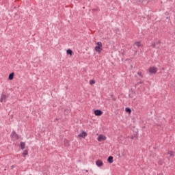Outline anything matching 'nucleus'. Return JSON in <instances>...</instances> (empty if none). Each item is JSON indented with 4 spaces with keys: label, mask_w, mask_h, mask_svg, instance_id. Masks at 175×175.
<instances>
[{
    "label": "nucleus",
    "mask_w": 175,
    "mask_h": 175,
    "mask_svg": "<svg viewBox=\"0 0 175 175\" xmlns=\"http://www.w3.org/2000/svg\"><path fill=\"white\" fill-rule=\"evenodd\" d=\"M125 111H126V113H132V110H131L129 107L125 109Z\"/></svg>",
    "instance_id": "16"
},
{
    "label": "nucleus",
    "mask_w": 175,
    "mask_h": 175,
    "mask_svg": "<svg viewBox=\"0 0 175 175\" xmlns=\"http://www.w3.org/2000/svg\"><path fill=\"white\" fill-rule=\"evenodd\" d=\"M72 53L73 52L72 51V50H70V49L67 50V54H68L70 55H72Z\"/></svg>",
    "instance_id": "15"
},
{
    "label": "nucleus",
    "mask_w": 175,
    "mask_h": 175,
    "mask_svg": "<svg viewBox=\"0 0 175 175\" xmlns=\"http://www.w3.org/2000/svg\"><path fill=\"white\" fill-rule=\"evenodd\" d=\"M168 154L170 155V157H174V152L172 150L168 151Z\"/></svg>",
    "instance_id": "14"
},
{
    "label": "nucleus",
    "mask_w": 175,
    "mask_h": 175,
    "mask_svg": "<svg viewBox=\"0 0 175 175\" xmlns=\"http://www.w3.org/2000/svg\"><path fill=\"white\" fill-rule=\"evenodd\" d=\"M90 84H91V85L95 84V80H90Z\"/></svg>",
    "instance_id": "19"
},
{
    "label": "nucleus",
    "mask_w": 175,
    "mask_h": 175,
    "mask_svg": "<svg viewBox=\"0 0 175 175\" xmlns=\"http://www.w3.org/2000/svg\"><path fill=\"white\" fill-rule=\"evenodd\" d=\"M11 137L12 139H16V140H18L20 139V137L17 133H16V131H12L11 133Z\"/></svg>",
    "instance_id": "3"
},
{
    "label": "nucleus",
    "mask_w": 175,
    "mask_h": 175,
    "mask_svg": "<svg viewBox=\"0 0 175 175\" xmlns=\"http://www.w3.org/2000/svg\"><path fill=\"white\" fill-rule=\"evenodd\" d=\"M155 43L152 44V47H153V49H155Z\"/></svg>",
    "instance_id": "20"
},
{
    "label": "nucleus",
    "mask_w": 175,
    "mask_h": 175,
    "mask_svg": "<svg viewBox=\"0 0 175 175\" xmlns=\"http://www.w3.org/2000/svg\"><path fill=\"white\" fill-rule=\"evenodd\" d=\"M8 79L9 80H13V79H14V72H12L11 74H10Z\"/></svg>",
    "instance_id": "9"
},
{
    "label": "nucleus",
    "mask_w": 175,
    "mask_h": 175,
    "mask_svg": "<svg viewBox=\"0 0 175 175\" xmlns=\"http://www.w3.org/2000/svg\"><path fill=\"white\" fill-rule=\"evenodd\" d=\"M96 165L98 167H100L101 166H103V162L101 160H97L96 161Z\"/></svg>",
    "instance_id": "5"
},
{
    "label": "nucleus",
    "mask_w": 175,
    "mask_h": 175,
    "mask_svg": "<svg viewBox=\"0 0 175 175\" xmlns=\"http://www.w3.org/2000/svg\"><path fill=\"white\" fill-rule=\"evenodd\" d=\"M134 46H137V47H142V43H140V42H136L134 43Z\"/></svg>",
    "instance_id": "10"
},
{
    "label": "nucleus",
    "mask_w": 175,
    "mask_h": 175,
    "mask_svg": "<svg viewBox=\"0 0 175 175\" xmlns=\"http://www.w3.org/2000/svg\"><path fill=\"white\" fill-rule=\"evenodd\" d=\"M158 175H163V173H160Z\"/></svg>",
    "instance_id": "22"
},
{
    "label": "nucleus",
    "mask_w": 175,
    "mask_h": 175,
    "mask_svg": "<svg viewBox=\"0 0 175 175\" xmlns=\"http://www.w3.org/2000/svg\"><path fill=\"white\" fill-rule=\"evenodd\" d=\"M148 70H149V73L155 75V73L158 72V68L157 67H150L149 68Z\"/></svg>",
    "instance_id": "2"
},
{
    "label": "nucleus",
    "mask_w": 175,
    "mask_h": 175,
    "mask_svg": "<svg viewBox=\"0 0 175 175\" xmlns=\"http://www.w3.org/2000/svg\"><path fill=\"white\" fill-rule=\"evenodd\" d=\"M8 96H6V94H1V100H0V102H5V100H6Z\"/></svg>",
    "instance_id": "8"
},
{
    "label": "nucleus",
    "mask_w": 175,
    "mask_h": 175,
    "mask_svg": "<svg viewBox=\"0 0 175 175\" xmlns=\"http://www.w3.org/2000/svg\"><path fill=\"white\" fill-rule=\"evenodd\" d=\"M87 133L85 132V131H83L82 133H79V135H78V137H83V138H84V137H85L86 136H87Z\"/></svg>",
    "instance_id": "7"
},
{
    "label": "nucleus",
    "mask_w": 175,
    "mask_h": 175,
    "mask_svg": "<svg viewBox=\"0 0 175 175\" xmlns=\"http://www.w3.org/2000/svg\"><path fill=\"white\" fill-rule=\"evenodd\" d=\"M139 84H142V82H139Z\"/></svg>",
    "instance_id": "23"
},
{
    "label": "nucleus",
    "mask_w": 175,
    "mask_h": 175,
    "mask_svg": "<svg viewBox=\"0 0 175 175\" xmlns=\"http://www.w3.org/2000/svg\"><path fill=\"white\" fill-rule=\"evenodd\" d=\"M64 144H65L66 146H69V141L65 139V140H64Z\"/></svg>",
    "instance_id": "18"
},
{
    "label": "nucleus",
    "mask_w": 175,
    "mask_h": 175,
    "mask_svg": "<svg viewBox=\"0 0 175 175\" xmlns=\"http://www.w3.org/2000/svg\"><path fill=\"white\" fill-rule=\"evenodd\" d=\"M95 116H102L103 112L101 110L97 109L94 111Z\"/></svg>",
    "instance_id": "6"
},
{
    "label": "nucleus",
    "mask_w": 175,
    "mask_h": 175,
    "mask_svg": "<svg viewBox=\"0 0 175 175\" xmlns=\"http://www.w3.org/2000/svg\"><path fill=\"white\" fill-rule=\"evenodd\" d=\"M107 161L109 163H113V157L112 156L109 157Z\"/></svg>",
    "instance_id": "11"
},
{
    "label": "nucleus",
    "mask_w": 175,
    "mask_h": 175,
    "mask_svg": "<svg viewBox=\"0 0 175 175\" xmlns=\"http://www.w3.org/2000/svg\"><path fill=\"white\" fill-rule=\"evenodd\" d=\"M102 47H103L102 42H97V46H95L94 50L97 53H98V54H100V53H102V50H103Z\"/></svg>",
    "instance_id": "1"
},
{
    "label": "nucleus",
    "mask_w": 175,
    "mask_h": 175,
    "mask_svg": "<svg viewBox=\"0 0 175 175\" xmlns=\"http://www.w3.org/2000/svg\"><path fill=\"white\" fill-rule=\"evenodd\" d=\"M27 155H28V150H25L23 151V158H25V157H27Z\"/></svg>",
    "instance_id": "12"
},
{
    "label": "nucleus",
    "mask_w": 175,
    "mask_h": 175,
    "mask_svg": "<svg viewBox=\"0 0 175 175\" xmlns=\"http://www.w3.org/2000/svg\"><path fill=\"white\" fill-rule=\"evenodd\" d=\"M21 150H24V148H25V143L21 142Z\"/></svg>",
    "instance_id": "13"
},
{
    "label": "nucleus",
    "mask_w": 175,
    "mask_h": 175,
    "mask_svg": "<svg viewBox=\"0 0 175 175\" xmlns=\"http://www.w3.org/2000/svg\"><path fill=\"white\" fill-rule=\"evenodd\" d=\"M138 76H139V77H141L142 79H143V74H142V72H137Z\"/></svg>",
    "instance_id": "17"
},
{
    "label": "nucleus",
    "mask_w": 175,
    "mask_h": 175,
    "mask_svg": "<svg viewBox=\"0 0 175 175\" xmlns=\"http://www.w3.org/2000/svg\"><path fill=\"white\" fill-rule=\"evenodd\" d=\"M106 136L103 135H100L97 138L98 142H102V140L105 141L106 140Z\"/></svg>",
    "instance_id": "4"
},
{
    "label": "nucleus",
    "mask_w": 175,
    "mask_h": 175,
    "mask_svg": "<svg viewBox=\"0 0 175 175\" xmlns=\"http://www.w3.org/2000/svg\"><path fill=\"white\" fill-rule=\"evenodd\" d=\"M86 172H88V170H86Z\"/></svg>",
    "instance_id": "24"
},
{
    "label": "nucleus",
    "mask_w": 175,
    "mask_h": 175,
    "mask_svg": "<svg viewBox=\"0 0 175 175\" xmlns=\"http://www.w3.org/2000/svg\"><path fill=\"white\" fill-rule=\"evenodd\" d=\"M130 139H131V140H133V139H134L133 135H131V136L130 137Z\"/></svg>",
    "instance_id": "21"
}]
</instances>
